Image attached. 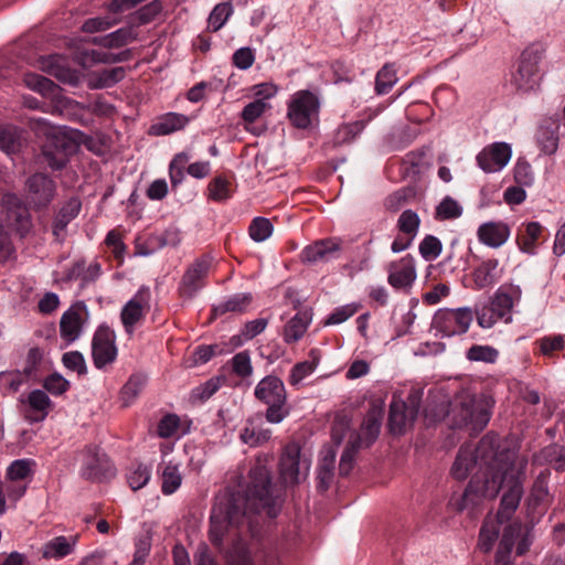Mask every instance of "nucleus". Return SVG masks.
<instances>
[{
  "instance_id": "obj_5",
  "label": "nucleus",
  "mask_w": 565,
  "mask_h": 565,
  "mask_svg": "<svg viewBox=\"0 0 565 565\" xmlns=\"http://www.w3.org/2000/svg\"><path fill=\"white\" fill-rule=\"evenodd\" d=\"M254 394L258 401L268 406L265 412L268 423L279 424L289 415L286 388L279 377L265 376L256 385Z\"/></svg>"
},
{
  "instance_id": "obj_64",
  "label": "nucleus",
  "mask_w": 565,
  "mask_h": 565,
  "mask_svg": "<svg viewBox=\"0 0 565 565\" xmlns=\"http://www.w3.org/2000/svg\"><path fill=\"white\" fill-rule=\"evenodd\" d=\"M62 362L66 369L77 372L79 375L86 374L87 366L84 355L78 351H70L63 354Z\"/></svg>"
},
{
  "instance_id": "obj_59",
  "label": "nucleus",
  "mask_w": 565,
  "mask_h": 565,
  "mask_svg": "<svg viewBox=\"0 0 565 565\" xmlns=\"http://www.w3.org/2000/svg\"><path fill=\"white\" fill-rule=\"evenodd\" d=\"M233 372L239 377H248L253 373L250 354L248 351H242L232 358Z\"/></svg>"
},
{
  "instance_id": "obj_60",
  "label": "nucleus",
  "mask_w": 565,
  "mask_h": 565,
  "mask_svg": "<svg viewBox=\"0 0 565 565\" xmlns=\"http://www.w3.org/2000/svg\"><path fill=\"white\" fill-rule=\"evenodd\" d=\"M462 214V209L459 203L447 196L444 199L436 209V215L439 220L457 218Z\"/></svg>"
},
{
  "instance_id": "obj_24",
  "label": "nucleus",
  "mask_w": 565,
  "mask_h": 565,
  "mask_svg": "<svg viewBox=\"0 0 565 565\" xmlns=\"http://www.w3.org/2000/svg\"><path fill=\"white\" fill-rule=\"evenodd\" d=\"M503 269L499 260L491 258L482 262L472 273V278L478 289L493 286L502 277Z\"/></svg>"
},
{
  "instance_id": "obj_19",
  "label": "nucleus",
  "mask_w": 565,
  "mask_h": 565,
  "mask_svg": "<svg viewBox=\"0 0 565 565\" xmlns=\"http://www.w3.org/2000/svg\"><path fill=\"white\" fill-rule=\"evenodd\" d=\"M387 281L395 289H403L412 286L417 277L415 259L411 255H406L398 260L392 262L387 267Z\"/></svg>"
},
{
  "instance_id": "obj_49",
  "label": "nucleus",
  "mask_w": 565,
  "mask_h": 565,
  "mask_svg": "<svg viewBox=\"0 0 565 565\" xmlns=\"http://www.w3.org/2000/svg\"><path fill=\"white\" fill-rule=\"evenodd\" d=\"M209 198L216 202H223L231 198V183L223 177L212 179L207 186Z\"/></svg>"
},
{
  "instance_id": "obj_37",
  "label": "nucleus",
  "mask_w": 565,
  "mask_h": 565,
  "mask_svg": "<svg viewBox=\"0 0 565 565\" xmlns=\"http://www.w3.org/2000/svg\"><path fill=\"white\" fill-rule=\"evenodd\" d=\"M504 522H500L497 518H487L479 534V547L483 552H489L495 540L498 539L500 525Z\"/></svg>"
},
{
  "instance_id": "obj_20",
  "label": "nucleus",
  "mask_w": 565,
  "mask_h": 565,
  "mask_svg": "<svg viewBox=\"0 0 565 565\" xmlns=\"http://www.w3.org/2000/svg\"><path fill=\"white\" fill-rule=\"evenodd\" d=\"M341 241L338 238H326L306 246L301 252V260L305 263L328 262L339 256Z\"/></svg>"
},
{
  "instance_id": "obj_9",
  "label": "nucleus",
  "mask_w": 565,
  "mask_h": 565,
  "mask_svg": "<svg viewBox=\"0 0 565 565\" xmlns=\"http://www.w3.org/2000/svg\"><path fill=\"white\" fill-rule=\"evenodd\" d=\"M213 262V256L205 254L186 268L179 286V292L183 298H193L204 287Z\"/></svg>"
},
{
  "instance_id": "obj_45",
  "label": "nucleus",
  "mask_w": 565,
  "mask_h": 565,
  "mask_svg": "<svg viewBox=\"0 0 565 565\" xmlns=\"http://www.w3.org/2000/svg\"><path fill=\"white\" fill-rule=\"evenodd\" d=\"M397 75L393 64H385L376 74L375 92L379 95L387 94L396 84Z\"/></svg>"
},
{
  "instance_id": "obj_27",
  "label": "nucleus",
  "mask_w": 565,
  "mask_h": 565,
  "mask_svg": "<svg viewBox=\"0 0 565 565\" xmlns=\"http://www.w3.org/2000/svg\"><path fill=\"white\" fill-rule=\"evenodd\" d=\"M311 320L312 315L309 310L299 311L285 326L282 333L284 340L287 343H295L299 341L306 333Z\"/></svg>"
},
{
  "instance_id": "obj_40",
  "label": "nucleus",
  "mask_w": 565,
  "mask_h": 565,
  "mask_svg": "<svg viewBox=\"0 0 565 565\" xmlns=\"http://www.w3.org/2000/svg\"><path fill=\"white\" fill-rule=\"evenodd\" d=\"M74 543V541H70L65 536H56L44 544L43 556L45 558L65 557L72 553Z\"/></svg>"
},
{
  "instance_id": "obj_29",
  "label": "nucleus",
  "mask_w": 565,
  "mask_h": 565,
  "mask_svg": "<svg viewBox=\"0 0 565 565\" xmlns=\"http://www.w3.org/2000/svg\"><path fill=\"white\" fill-rule=\"evenodd\" d=\"M40 68L63 83L72 84L76 82L75 73L64 65V58L58 55L42 58Z\"/></svg>"
},
{
  "instance_id": "obj_58",
  "label": "nucleus",
  "mask_w": 565,
  "mask_h": 565,
  "mask_svg": "<svg viewBox=\"0 0 565 565\" xmlns=\"http://www.w3.org/2000/svg\"><path fill=\"white\" fill-rule=\"evenodd\" d=\"M361 308L360 303H348L344 306H340L333 310V312L328 317L324 324L331 326V324H340L344 321H347L349 318L354 316L359 309Z\"/></svg>"
},
{
  "instance_id": "obj_35",
  "label": "nucleus",
  "mask_w": 565,
  "mask_h": 565,
  "mask_svg": "<svg viewBox=\"0 0 565 565\" xmlns=\"http://www.w3.org/2000/svg\"><path fill=\"white\" fill-rule=\"evenodd\" d=\"M310 360L302 361L294 365L289 375V383L294 386L301 383L307 376L313 373L319 364L320 356L317 350H311L309 353Z\"/></svg>"
},
{
  "instance_id": "obj_48",
  "label": "nucleus",
  "mask_w": 565,
  "mask_h": 565,
  "mask_svg": "<svg viewBox=\"0 0 565 565\" xmlns=\"http://www.w3.org/2000/svg\"><path fill=\"white\" fill-rule=\"evenodd\" d=\"M21 134L15 127H7L0 130V149L6 153H14L21 147Z\"/></svg>"
},
{
  "instance_id": "obj_62",
  "label": "nucleus",
  "mask_w": 565,
  "mask_h": 565,
  "mask_svg": "<svg viewBox=\"0 0 565 565\" xmlns=\"http://www.w3.org/2000/svg\"><path fill=\"white\" fill-rule=\"evenodd\" d=\"M151 471L147 466L138 465L127 476L129 487L136 491L145 487L150 480Z\"/></svg>"
},
{
  "instance_id": "obj_10",
  "label": "nucleus",
  "mask_w": 565,
  "mask_h": 565,
  "mask_svg": "<svg viewBox=\"0 0 565 565\" xmlns=\"http://www.w3.org/2000/svg\"><path fill=\"white\" fill-rule=\"evenodd\" d=\"M419 398L412 394L408 402L394 397L390 405L388 426L392 434L399 435L416 419Z\"/></svg>"
},
{
  "instance_id": "obj_11",
  "label": "nucleus",
  "mask_w": 565,
  "mask_h": 565,
  "mask_svg": "<svg viewBox=\"0 0 565 565\" xmlns=\"http://www.w3.org/2000/svg\"><path fill=\"white\" fill-rule=\"evenodd\" d=\"M116 335L108 327H99L92 340V356L96 369H104L117 358Z\"/></svg>"
},
{
  "instance_id": "obj_17",
  "label": "nucleus",
  "mask_w": 565,
  "mask_h": 565,
  "mask_svg": "<svg viewBox=\"0 0 565 565\" xmlns=\"http://www.w3.org/2000/svg\"><path fill=\"white\" fill-rule=\"evenodd\" d=\"M540 56L532 49L525 50L520 58L516 72L513 74L514 85L522 90L533 89L537 82Z\"/></svg>"
},
{
  "instance_id": "obj_7",
  "label": "nucleus",
  "mask_w": 565,
  "mask_h": 565,
  "mask_svg": "<svg viewBox=\"0 0 565 565\" xmlns=\"http://www.w3.org/2000/svg\"><path fill=\"white\" fill-rule=\"evenodd\" d=\"M310 467V457L301 451L297 443L286 445L279 460L280 479L286 486H295L305 481Z\"/></svg>"
},
{
  "instance_id": "obj_50",
  "label": "nucleus",
  "mask_w": 565,
  "mask_h": 565,
  "mask_svg": "<svg viewBox=\"0 0 565 565\" xmlns=\"http://www.w3.org/2000/svg\"><path fill=\"white\" fill-rule=\"evenodd\" d=\"M233 13V7L228 2L218 3L209 15V28L216 32L224 26Z\"/></svg>"
},
{
  "instance_id": "obj_18",
  "label": "nucleus",
  "mask_w": 565,
  "mask_h": 565,
  "mask_svg": "<svg viewBox=\"0 0 565 565\" xmlns=\"http://www.w3.org/2000/svg\"><path fill=\"white\" fill-rule=\"evenodd\" d=\"M82 475L86 479H100L114 475L107 456L97 447H87L82 452Z\"/></svg>"
},
{
  "instance_id": "obj_22",
  "label": "nucleus",
  "mask_w": 565,
  "mask_h": 565,
  "mask_svg": "<svg viewBox=\"0 0 565 565\" xmlns=\"http://www.w3.org/2000/svg\"><path fill=\"white\" fill-rule=\"evenodd\" d=\"M2 204L7 210L8 221L17 227L22 235L29 231L30 215L22 206L20 199L13 193H7L2 198Z\"/></svg>"
},
{
  "instance_id": "obj_47",
  "label": "nucleus",
  "mask_w": 565,
  "mask_h": 565,
  "mask_svg": "<svg viewBox=\"0 0 565 565\" xmlns=\"http://www.w3.org/2000/svg\"><path fill=\"white\" fill-rule=\"evenodd\" d=\"M360 447V438L355 436L354 434L350 435V440L348 445L345 446L339 463V471L340 475L347 476L353 468V461L354 457L358 452V449Z\"/></svg>"
},
{
  "instance_id": "obj_57",
  "label": "nucleus",
  "mask_w": 565,
  "mask_h": 565,
  "mask_svg": "<svg viewBox=\"0 0 565 565\" xmlns=\"http://www.w3.org/2000/svg\"><path fill=\"white\" fill-rule=\"evenodd\" d=\"M190 160L186 152L178 153L170 162L169 173L172 185H178L182 182L184 173L183 170Z\"/></svg>"
},
{
  "instance_id": "obj_8",
  "label": "nucleus",
  "mask_w": 565,
  "mask_h": 565,
  "mask_svg": "<svg viewBox=\"0 0 565 565\" xmlns=\"http://www.w3.org/2000/svg\"><path fill=\"white\" fill-rule=\"evenodd\" d=\"M473 320L470 308L439 309L433 318L431 328L436 334L452 337L466 333Z\"/></svg>"
},
{
  "instance_id": "obj_32",
  "label": "nucleus",
  "mask_w": 565,
  "mask_h": 565,
  "mask_svg": "<svg viewBox=\"0 0 565 565\" xmlns=\"http://www.w3.org/2000/svg\"><path fill=\"white\" fill-rule=\"evenodd\" d=\"M125 60V54H114L97 50H85L78 53L77 62L84 67L89 68L98 63H116Z\"/></svg>"
},
{
  "instance_id": "obj_12",
  "label": "nucleus",
  "mask_w": 565,
  "mask_h": 565,
  "mask_svg": "<svg viewBox=\"0 0 565 565\" xmlns=\"http://www.w3.org/2000/svg\"><path fill=\"white\" fill-rule=\"evenodd\" d=\"M150 289L140 287L135 296L127 301L120 312V319L125 331L132 334L135 327L145 318L150 309Z\"/></svg>"
},
{
  "instance_id": "obj_3",
  "label": "nucleus",
  "mask_w": 565,
  "mask_h": 565,
  "mask_svg": "<svg viewBox=\"0 0 565 565\" xmlns=\"http://www.w3.org/2000/svg\"><path fill=\"white\" fill-rule=\"evenodd\" d=\"M507 448L499 449L497 446V438L494 436L486 435L478 444L477 447L471 445L462 446L456 457L451 468V475L457 480L466 479L472 469L478 468L469 484L479 477L480 484L484 481V475L488 478L495 471L498 459L501 457Z\"/></svg>"
},
{
  "instance_id": "obj_55",
  "label": "nucleus",
  "mask_w": 565,
  "mask_h": 565,
  "mask_svg": "<svg viewBox=\"0 0 565 565\" xmlns=\"http://www.w3.org/2000/svg\"><path fill=\"white\" fill-rule=\"evenodd\" d=\"M419 216L412 210H405L398 217L397 227L403 233L414 238L419 227Z\"/></svg>"
},
{
  "instance_id": "obj_1",
  "label": "nucleus",
  "mask_w": 565,
  "mask_h": 565,
  "mask_svg": "<svg viewBox=\"0 0 565 565\" xmlns=\"http://www.w3.org/2000/svg\"><path fill=\"white\" fill-rule=\"evenodd\" d=\"M280 509L278 497L273 494L269 470L260 465L249 471V482L244 492L216 498L210 516V540L221 546L235 530L250 531L253 514L266 513L275 518Z\"/></svg>"
},
{
  "instance_id": "obj_4",
  "label": "nucleus",
  "mask_w": 565,
  "mask_h": 565,
  "mask_svg": "<svg viewBox=\"0 0 565 565\" xmlns=\"http://www.w3.org/2000/svg\"><path fill=\"white\" fill-rule=\"evenodd\" d=\"M491 407L492 402L489 397L462 392L451 403L448 417L454 427L480 431L490 420Z\"/></svg>"
},
{
  "instance_id": "obj_15",
  "label": "nucleus",
  "mask_w": 565,
  "mask_h": 565,
  "mask_svg": "<svg viewBox=\"0 0 565 565\" xmlns=\"http://www.w3.org/2000/svg\"><path fill=\"white\" fill-rule=\"evenodd\" d=\"M512 148L507 142H493L477 156V163L486 173L501 171L511 160Z\"/></svg>"
},
{
  "instance_id": "obj_23",
  "label": "nucleus",
  "mask_w": 565,
  "mask_h": 565,
  "mask_svg": "<svg viewBox=\"0 0 565 565\" xmlns=\"http://www.w3.org/2000/svg\"><path fill=\"white\" fill-rule=\"evenodd\" d=\"M335 457L337 451L331 446L324 447L320 452L317 468V487L320 491H327L333 481Z\"/></svg>"
},
{
  "instance_id": "obj_61",
  "label": "nucleus",
  "mask_w": 565,
  "mask_h": 565,
  "mask_svg": "<svg viewBox=\"0 0 565 565\" xmlns=\"http://www.w3.org/2000/svg\"><path fill=\"white\" fill-rule=\"evenodd\" d=\"M490 303L478 306L475 315L479 327L483 329L492 328L498 321L502 320Z\"/></svg>"
},
{
  "instance_id": "obj_30",
  "label": "nucleus",
  "mask_w": 565,
  "mask_h": 565,
  "mask_svg": "<svg viewBox=\"0 0 565 565\" xmlns=\"http://www.w3.org/2000/svg\"><path fill=\"white\" fill-rule=\"evenodd\" d=\"M383 414L382 405H372L365 415L361 426V431L367 446L371 445L380 434Z\"/></svg>"
},
{
  "instance_id": "obj_36",
  "label": "nucleus",
  "mask_w": 565,
  "mask_h": 565,
  "mask_svg": "<svg viewBox=\"0 0 565 565\" xmlns=\"http://www.w3.org/2000/svg\"><path fill=\"white\" fill-rule=\"evenodd\" d=\"M35 461L29 458L17 459L7 468L6 478L10 481L24 483L34 473Z\"/></svg>"
},
{
  "instance_id": "obj_16",
  "label": "nucleus",
  "mask_w": 565,
  "mask_h": 565,
  "mask_svg": "<svg viewBox=\"0 0 565 565\" xmlns=\"http://www.w3.org/2000/svg\"><path fill=\"white\" fill-rule=\"evenodd\" d=\"M87 316L86 307L82 302L72 305L62 315L60 320V334L66 343L70 344L81 337Z\"/></svg>"
},
{
  "instance_id": "obj_33",
  "label": "nucleus",
  "mask_w": 565,
  "mask_h": 565,
  "mask_svg": "<svg viewBox=\"0 0 565 565\" xmlns=\"http://www.w3.org/2000/svg\"><path fill=\"white\" fill-rule=\"evenodd\" d=\"M267 324L268 320L266 318H258L246 322L241 329V332L230 339V344L233 348L242 347L247 341L260 334L266 329Z\"/></svg>"
},
{
  "instance_id": "obj_21",
  "label": "nucleus",
  "mask_w": 565,
  "mask_h": 565,
  "mask_svg": "<svg viewBox=\"0 0 565 565\" xmlns=\"http://www.w3.org/2000/svg\"><path fill=\"white\" fill-rule=\"evenodd\" d=\"M510 235L509 225L502 221L482 223L477 231L479 242L491 248H499L504 245Z\"/></svg>"
},
{
  "instance_id": "obj_6",
  "label": "nucleus",
  "mask_w": 565,
  "mask_h": 565,
  "mask_svg": "<svg viewBox=\"0 0 565 565\" xmlns=\"http://www.w3.org/2000/svg\"><path fill=\"white\" fill-rule=\"evenodd\" d=\"M320 110L319 97L308 90L301 89L290 96L287 104V117L299 129H308L318 120Z\"/></svg>"
},
{
  "instance_id": "obj_38",
  "label": "nucleus",
  "mask_w": 565,
  "mask_h": 565,
  "mask_svg": "<svg viewBox=\"0 0 565 565\" xmlns=\"http://www.w3.org/2000/svg\"><path fill=\"white\" fill-rule=\"evenodd\" d=\"M135 39L134 31L130 28H121L106 36L94 38L93 43L107 49L120 47Z\"/></svg>"
},
{
  "instance_id": "obj_25",
  "label": "nucleus",
  "mask_w": 565,
  "mask_h": 565,
  "mask_svg": "<svg viewBox=\"0 0 565 565\" xmlns=\"http://www.w3.org/2000/svg\"><path fill=\"white\" fill-rule=\"evenodd\" d=\"M190 121V118L179 113H167L158 118L150 127L154 136H166L183 129Z\"/></svg>"
},
{
  "instance_id": "obj_52",
  "label": "nucleus",
  "mask_w": 565,
  "mask_h": 565,
  "mask_svg": "<svg viewBox=\"0 0 565 565\" xmlns=\"http://www.w3.org/2000/svg\"><path fill=\"white\" fill-rule=\"evenodd\" d=\"M536 345L540 349V352L544 356H553L556 352L562 351L565 348V335L563 334H552L545 335L539 340H536Z\"/></svg>"
},
{
  "instance_id": "obj_34",
  "label": "nucleus",
  "mask_w": 565,
  "mask_h": 565,
  "mask_svg": "<svg viewBox=\"0 0 565 565\" xmlns=\"http://www.w3.org/2000/svg\"><path fill=\"white\" fill-rule=\"evenodd\" d=\"M81 210V202L77 199H71L58 211L53 225V233L56 237L66 228L67 224L77 216Z\"/></svg>"
},
{
  "instance_id": "obj_46",
  "label": "nucleus",
  "mask_w": 565,
  "mask_h": 565,
  "mask_svg": "<svg viewBox=\"0 0 565 565\" xmlns=\"http://www.w3.org/2000/svg\"><path fill=\"white\" fill-rule=\"evenodd\" d=\"M522 531V524L520 521H514L504 526L502 539L500 541L497 553H502L504 557L510 559V553L514 545V541L520 536Z\"/></svg>"
},
{
  "instance_id": "obj_43",
  "label": "nucleus",
  "mask_w": 565,
  "mask_h": 565,
  "mask_svg": "<svg viewBox=\"0 0 565 565\" xmlns=\"http://www.w3.org/2000/svg\"><path fill=\"white\" fill-rule=\"evenodd\" d=\"M558 126L553 127L541 126L537 131V142L542 151L546 154H553L558 148Z\"/></svg>"
},
{
  "instance_id": "obj_28",
  "label": "nucleus",
  "mask_w": 565,
  "mask_h": 565,
  "mask_svg": "<svg viewBox=\"0 0 565 565\" xmlns=\"http://www.w3.org/2000/svg\"><path fill=\"white\" fill-rule=\"evenodd\" d=\"M253 302V296L249 292H241L230 296L226 300L213 307L214 316H222L227 312L242 315L245 313Z\"/></svg>"
},
{
  "instance_id": "obj_54",
  "label": "nucleus",
  "mask_w": 565,
  "mask_h": 565,
  "mask_svg": "<svg viewBox=\"0 0 565 565\" xmlns=\"http://www.w3.org/2000/svg\"><path fill=\"white\" fill-rule=\"evenodd\" d=\"M467 359L475 362L494 363L499 356L497 349L490 345H472L466 354Z\"/></svg>"
},
{
  "instance_id": "obj_56",
  "label": "nucleus",
  "mask_w": 565,
  "mask_h": 565,
  "mask_svg": "<svg viewBox=\"0 0 565 565\" xmlns=\"http://www.w3.org/2000/svg\"><path fill=\"white\" fill-rule=\"evenodd\" d=\"M125 76L122 67H115L111 70H104L96 74V83L92 86L94 88H105L120 82Z\"/></svg>"
},
{
  "instance_id": "obj_26",
  "label": "nucleus",
  "mask_w": 565,
  "mask_h": 565,
  "mask_svg": "<svg viewBox=\"0 0 565 565\" xmlns=\"http://www.w3.org/2000/svg\"><path fill=\"white\" fill-rule=\"evenodd\" d=\"M28 403L32 412L26 415V419L31 423L44 420L52 408L50 397L41 390L31 391L28 396Z\"/></svg>"
},
{
  "instance_id": "obj_42",
  "label": "nucleus",
  "mask_w": 565,
  "mask_h": 565,
  "mask_svg": "<svg viewBox=\"0 0 565 565\" xmlns=\"http://www.w3.org/2000/svg\"><path fill=\"white\" fill-rule=\"evenodd\" d=\"M30 377L23 371L0 372V393H15Z\"/></svg>"
},
{
  "instance_id": "obj_14",
  "label": "nucleus",
  "mask_w": 565,
  "mask_h": 565,
  "mask_svg": "<svg viewBox=\"0 0 565 565\" xmlns=\"http://www.w3.org/2000/svg\"><path fill=\"white\" fill-rule=\"evenodd\" d=\"M74 143L61 131H54L47 137L43 145L42 154L49 167L58 170L62 169L70 153L74 150Z\"/></svg>"
},
{
  "instance_id": "obj_2",
  "label": "nucleus",
  "mask_w": 565,
  "mask_h": 565,
  "mask_svg": "<svg viewBox=\"0 0 565 565\" xmlns=\"http://www.w3.org/2000/svg\"><path fill=\"white\" fill-rule=\"evenodd\" d=\"M527 465L525 457L518 455L513 449L503 451L498 459V466L491 477L480 484L479 477L468 484L462 500L463 509L468 502L476 503L477 498L494 499L500 490H504L501 504L495 518L500 522H509L519 508L523 495L524 471Z\"/></svg>"
},
{
  "instance_id": "obj_13",
  "label": "nucleus",
  "mask_w": 565,
  "mask_h": 565,
  "mask_svg": "<svg viewBox=\"0 0 565 565\" xmlns=\"http://www.w3.org/2000/svg\"><path fill=\"white\" fill-rule=\"evenodd\" d=\"M28 203L34 209L46 207L54 199L55 182L43 173L31 175L25 182Z\"/></svg>"
},
{
  "instance_id": "obj_51",
  "label": "nucleus",
  "mask_w": 565,
  "mask_h": 565,
  "mask_svg": "<svg viewBox=\"0 0 565 565\" xmlns=\"http://www.w3.org/2000/svg\"><path fill=\"white\" fill-rule=\"evenodd\" d=\"M145 383L146 379L142 375L135 374L129 377L120 392V396L125 406H128L134 402V399L141 392Z\"/></svg>"
},
{
  "instance_id": "obj_63",
  "label": "nucleus",
  "mask_w": 565,
  "mask_h": 565,
  "mask_svg": "<svg viewBox=\"0 0 565 565\" xmlns=\"http://www.w3.org/2000/svg\"><path fill=\"white\" fill-rule=\"evenodd\" d=\"M443 249L441 242L431 235L426 236L419 244V253L426 260L436 259Z\"/></svg>"
},
{
  "instance_id": "obj_31",
  "label": "nucleus",
  "mask_w": 565,
  "mask_h": 565,
  "mask_svg": "<svg viewBox=\"0 0 565 565\" xmlns=\"http://www.w3.org/2000/svg\"><path fill=\"white\" fill-rule=\"evenodd\" d=\"M270 437L271 430L257 425L254 419H249L241 431L242 441L250 447H258L267 443Z\"/></svg>"
},
{
  "instance_id": "obj_39",
  "label": "nucleus",
  "mask_w": 565,
  "mask_h": 565,
  "mask_svg": "<svg viewBox=\"0 0 565 565\" xmlns=\"http://www.w3.org/2000/svg\"><path fill=\"white\" fill-rule=\"evenodd\" d=\"M489 303L497 312L495 315L499 316L505 323L512 321V309L514 306V299L512 295L503 291L502 289H499Z\"/></svg>"
},
{
  "instance_id": "obj_41",
  "label": "nucleus",
  "mask_w": 565,
  "mask_h": 565,
  "mask_svg": "<svg viewBox=\"0 0 565 565\" xmlns=\"http://www.w3.org/2000/svg\"><path fill=\"white\" fill-rule=\"evenodd\" d=\"M161 490L166 495L174 493L182 483V475L177 465L167 463L161 472Z\"/></svg>"
},
{
  "instance_id": "obj_44",
  "label": "nucleus",
  "mask_w": 565,
  "mask_h": 565,
  "mask_svg": "<svg viewBox=\"0 0 565 565\" xmlns=\"http://www.w3.org/2000/svg\"><path fill=\"white\" fill-rule=\"evenodd\" d=\"M23 82L26 87L43 96H53L58 88L51 79L34 73L25 74Z\"/></svg>"
},
{
  "instance_id": "obj_53",
  "label": "nucleus",
  "mask_w": 565,
  "mask_h": 565,
  "mask_svg": "<svg viewBox=\"0 0 565 565\" xmlns=\"http://www.w3.org/2000/svg\"><path fill=\"white\" fill-rule=\"evenodd\" d=\"M248 232L254 242L260 243L273 234V224L268 218L255 217L249 225Z\"/></svg>"
}]
</instances>
